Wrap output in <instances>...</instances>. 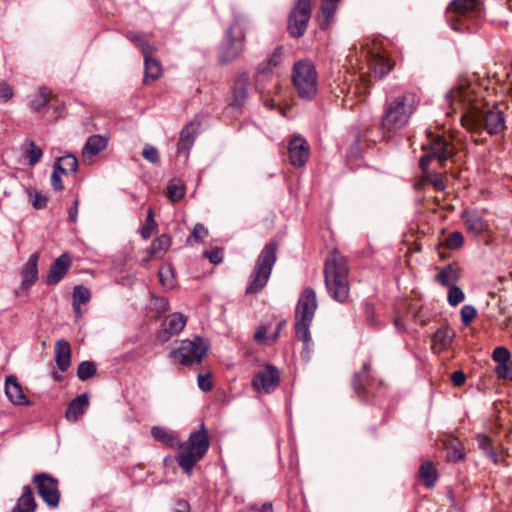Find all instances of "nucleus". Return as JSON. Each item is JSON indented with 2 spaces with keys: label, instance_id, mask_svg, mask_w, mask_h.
Listing matches in <instances>:
<instances>
[{
  "label": "nucleus",
  "instance_id": "f257e3e1",
  "mask_svg": "<svg viewBox=\"0 0 512 512\" xmlns=\"http://www.w3.org/2000/svg\"><path fill=\"white\" fill-rule=\"evenodd\" d=\"M446 102L452 111L463 110L462 125L472 132L485 130L490 136L502 134L506 129L504 112L498 105L480 107L469 87L460 86L446 93Z\"/></svg>",
  "mask_w": 512,
  "mask_h": 512
},
{
  "label": "nucleus",
  "instance_id": "f03ea898",
  "mask_svg": "<svg viewBox=\"0 0 512 512\" xmlns=\"http://www.w3.org/2000/svg\"><path fill=\"white\" fill-rule=\"evenodd\" d=\"M151 434L157 441L171 448L182 450L177 457V463L188 474L204 457L210 446L208 430L204 424H201L198 430L191 432L189 438L184 442H180L175 435L161 426H154L151 429Z\"/></svg>",
  "mask_w": 512,
  "mask_h": 512
},
{
  "label": "nucleus",
  "instance_id": "7ed1b4c3",
  "mask_svg": "<svg viewBox=\"0 0 512 512\" xmlns=\"http://www.w3.org/2000/svg\"><path fill=\"white\" fill-rule=\"evenodd\" d=\"M416 106V96L413 93H405L386 102L380 124L381 133L386 140L392 139L407 125Z\"/></svg>",
  "mask_w": 512,
  "mask_h": 512
},
{
  "label": "nucleus",
  "instance_id": "20e7f679",
  "mask_svg": "<svg viewBox=\"0 0 512 512\" xmlns=\"http://www.w3.org/2000/svg\"><path fill=\"white\" fill-rule=\"evenodd\" d=\"M316 309V292L314 289L307 287L301 292L295 311V336L303 342L301 356L305 360H309L313 350L310 326Z\"/></svg>",
  "mask_w": 512,
  "mask_h": 512
},
{
  "label": "nucleus",
  "instance_id": "39448f33",
  "mask_svg": "<svg viewBox=\"0 0 512 512\" xmlns=\"http://www.w3.org/2000/svg\"><path fill=\"white\" fill-rule=\"evenodd\" d=\"M323 272L329 295L338 302H345L350 290L347 259L337 249H333L325 259Z\"/></svg>",
  "mask_w": 512,
  "mask_h": 512
},
{
  "label": "nucleus",
  "instance_id": "423d86ee",
  "mask_svg": "<svg viewBox=\"0 0 512 512\" xmlns=\"http://www.w3.org/2000/svg\"><path fill=\"white\" fill-rule=\"evenodd\" d=\"M484 17V6L480 0H453L447 12V20L454 31L473 32Z\"/></svg>",
  "mask_w": 512,
  "mask_h": 512
},
{
  "label": "nucleus",
  "instance_id": "0eeeda50",
  "mask_svg": "<svg viewBox=\"0 0 512 512\" xmlns=\"http://www.w3.org/2000/svg\"><path fill=\"white\" fill-rule=\"evenodd\" d=\"M278 248L279 244L275 240L265 244L249 277L246 294H257L266 286L277 261Z\"/></svg>",
  "mask_w": 512,
  "mask_h": 512
},
{
  "label": "nucleus",
  "instance_id": "6e6552de",
  "mask_svg": "<svg viewBox=\"0 0 512 512\" xmlns=\"http://www.w3.org/2000/svg\"><path fill=\"white\" fill-rule=\"evenodd\" d=\"M246 28L245 19L242 16H235L218 49V58L222 64L234 61L244 51Z\"/></svg>",
  "mask_w": 512,
  "mask_h": 512
},
{
  "label": "nucleus",
  "instance_id": "1a4fd4ad",
  "mask_svg": "<svg viewBox=\"0 0 512 512\" xmlns=\"http://www.w3.org/2000/svg\"><path fill=\"white\" fill-rule=\"evenodd\" d=\"M427 138L428 142L422 145L425 154L419 160V166L423 171L427 170L432 159L443 164L455 155V147L448 136L434 135L427 131Z\"/></svg>",
  "mask_w": 512,
  "mask_h": 512
},
{
  "label": "nucleus",
  "instance_id": "9d476101",
  "mask_svg": "<svg viewBox=\"0 0 512 512\" xmlns=\"http://www.w3.org/2000/svg\"><path fill=\"white\" fill-rule=\"evenodd\" d=\"M292 81L299 97L313 99L317 94V72L309 60H300L294 64Z\"/></svg>",
  "mask_w": 512,
  "mask_h": 512
},
{
  "label": "nucleus",
  "instance_id": "9b49d317",
  "mask_svg": "<svg viewBox=\"0 0 512 512\" xmlns=\"http://www.w3.org/2000/svg\"><path fill=\"white\" fill-rule=\"evenodd\" d=\"M208 349L207 342L202 337L195 336L192 340H182L179 347L170 352L169 357L181 365L191 366L200 364Z\"/></svg>",
  "mask_w": 512,
  "mask_h": 512
},
{
  "label": "nucleus",
  "instance_id": "f8f14e48",
  "mask_svg": "<svg viewBox=\"0 0 512 512\" xmlns=\"http://www.w3.org/2000/svg\"><path fill=\"white\" fill-rule=\"evenodd\" d=\"M255 89L259 93L264 105L268 108H273L274 103L271 96L280 93L281 85L279 79L275 77L267 65L258 66L255 75Z\"/></svg>",
  "mask_w": 512,
  "mask_h": 512
},
{
  "label": "nucleus",
  "instance_id": "ddd939ff",
  "mask_svg": "<svg viewBox=\"0 0 512 512\" xmlns=\"http://www.w3.org/2000/svg\"><path fill=\"white\" fill-rule=\"evenodd\" d=\"M371 364L364 362L363 370L356 373L352 378V388L356 396L364 402H373L377 397L382 395V382L378 383L376 391V383L371 379L369 373Z\"/></svg>",
  "mask_w": 512,
  "mask_h": 512
},
{
  "label": "nucleus",
  "instance_id": "4468645a",
  "mask_svg": "<svg viewBox=\"0 0 512 512\" xmlns=\"http://www.w3.org/2000/svg\"><path fill=\"white\" fill-rule=\"evenodd\" d=\"M311 18V0H298L288 17L287 29L291 37H302Z\"/></svg>",
  "mask_w": 512,
  "mask_h": 512
},
{
  "label": "nucleus",
  "instance_id": "2eb2a0df",
  "mask_svg": "<svg viewBox=\"0 0 512 512\" xmlns=\"http://www.w3.org/2000/svg\"><path fill=\"white\" fill-rule=\"evenodd\" d=\"M32 482L47 506L57 508L61 497L58 479L47 473H38L33 476Z\"/></svg>",
  "mask_w": 512,
  "mask_h": 512
},
{
  "label": "nucleus",
  "instance_id": "dca6fc26",
  "mask_svg": "<svg viewBox=\"0 0 512 512\" xmlns=\"http://www.w3.org/2000/svg\"><path fill=\"white\" fill-rule=\"evenodd\" d=\"M280 383V374L278 369L273 365H266L262 370L258 371L253 379V388L260 393L269 394L273 392Z\"/></svg>",
  "mask_w": 512,
  "mask_h": 512
},
{
  "label": "nucleus",
  "instance_id": "f3484780",
  "mask_svg": "<svg viewBox=\"0 0 512 512\" xmlns=\"http://www.w3.org/2000/svg\"><path fill=\"white\" fill-rule=\"evenodd\" d=\"M289 161L294 167H303L309 159L310 148L307 141L298 136L289 141Z\"/></svg>",
  "mask_w": 512,
  "mask_h": 512
},
{
  "label": "nucleus",
  "instance_id": "a211bd4d",
  "mask_svg": "<svg viewBox=\"0 0 512 512\" xmlns=\"http://www.w3.org/2000/svg\"><path fill=\"white\" fill-rule=\"evenodd\" d=\"M187 322V318L181 313H172L168 315L162 323V328L158 332V339L165 342L173 335L183 330Z\"/></svg>",
  "mask_w": 512,
  "mask_h": 512
},
{
  "label": "nucleus",
  "instance_id": "6ab92c4d",
  "mask_svg": "<svg viewBox=\"0 0 512 512\" xmlns=\"http://www.w3.org/2000/svg\"><path fill=\"white\" fill-rule=\"evenodd\" d=\"M5 394L8 400L16 406L30 405V401L24 393L23 387L14 375L7 376L5 379Z\"/></svg>",
  "mask_w": 512,
  "mask_h": 512
},
{
  "label": "nucleus",
  "instance_id": "aec40b11",
  "mask_svg": "<svg viewBox=\"0 0 512 512\" xmlns=\"http://www.w3.org/2000/svg\"><path fill=\"white\" fill-rule=\"evenodd\" d=\"M248 82L249 75L247 72L236 75L231 89V106L241 107L245 103L248 97Z\"/></svg>",
  "mask_w": 512,
  "mask_h": 512
},
{
  "label": "nucleus",
  "instance_id": "412c9836",
  "mask_svg": "<svg viewBox=\"0 0 512 512\" xmlns=\"http://www.w3.org/2000/svg\"><path fill=\"white\" fill-rule=\"evenodd\" d=\"M71 266V258L67 253L60 255L51 265L46 277L48 285L58 284Z\"/></svg>",
  "mask_w": 512,
  "mask_h": 512
},
{
  "label": "nucleus",
  "instance_id": "4be33fe9",
  "mask_svg": "<svg viewBox=\"0 0 512 512\" xmlns=\"http://www.w3.org/2000/svg\"><path fill=\"white\" fill-rule=\"evenodd\" d=\"M199 126V122L192 121L181 130L177 144L178 154H188L198 134Z\"/></svg>",
  "mask_w": 512,
  "mask_h": 512
},
{
  "label": "nucleus",
  "instance_id": "5701e85b",
  "mask_svg": "<svg viewBox=\"0 0 512 512\" xmlns=\"http://www.w3.org/2000/svg\"><path fill=\"white\" fill-rule=\"evenodd\" d=\"M462 220L466 230L474 236L481 235L488 228V223L476 211H465Z\"/></svg>",
  "mask_w": 512,
  "mask_h": 512
},
{
  "label": "nucleus",
  "instance_id": "b1692460",
  "mask_svg": "<svg viewBox=\"0 0 512 512\" xmlns=\"http://www.w3.org/2000/svg\"><path fill=\"white\" fill-rule=\"evenodd\" d=\"M39 253L35 252L30 255L24 268L22 269V288L29 289L38 278V260Z\"/></svg>",
  "mask_w": 512,
  "mask_h": 512
},
{
  "label": "nucleus",
  "instance_id": "393cba45",
  "mask_svg": "<svg viewBox=\"0 0 512 512\" xmlns=\"http://www.w3.org/2000/svg\"><path fill=\"white\" fill-rule=\"evenodd\" d=\"M456 333L449 327H441L432 336V349L440 353L446 350L453 342Z\"/></svg>",
  "mask_w": 512,
  "mask_h": 512
},
{
  "label": "nucleus",
  "instance_id": "a878e982",
  "mask_svg": "<svg viewBox=\"0 0 512 512\" xmlns=\"http://www.w3.org/2000/svg\"><path fill=\"white\" fill-rule=\"evenodd\" d=\"M55 362L57 367L65 372L71 365V346L65 339H59L54 347Z\"/></svg>",
  "mask_w": 512,
  "mask_h": 512
},
{
  "label": "nucleus",
  "instance_id": "bb28decb",
  "mask_svg": "<svg viewBox=\"0 0 512 512\" xmlns=\"http://www.w3.org/2000/svg\"><path fill=\"white\" fill-rule=\"evenodd\" d=\"M367 58L369 62V70L376 78L382 79L390 72L391 63L384 56L378 53L368 52Z\"/></svg>",
  "mask_w": 512,
  "mask_h": 512
},
{
  "label": "nucleus",
  "instance_id": "cd10ccee",
  "mask_svg": "<svg viewBox=\"0 0 512 512\" xmlns=\"http://www.w3.org/2000/svg\"><path fill=\"white\" fill-rule=\"evenodd\" d=\"M108 139L101 135H92L90 136L83 149H82V157L83 161L90 160L93 156L99 154L107 147Z\"/></svg>",
  "mask_w": 512,
  "mask_h": 512
},
{
  "label": "nucleus",
  "instance_id": "c85d7f7f",
  "mask_svg": "<svg viewBox=\"0 0 512 512\" xmlns=\"http://www.w3.org/2000/svg\"><path fill=\"white\" fill-rule=\"evenodd\" d=\"M36 507L37 504L32 488L29 485H25L22 489L21 496L18 498L11 512H35Z\"/></svg>",
  "mask_w": 512,
  "mask_h": 512
},
{
  "label": "nucleus",
  "instance_id": "c756f323",
  "mask_svg": "<svg viewBox=\"0 0 512 512\" xmlns=\"http://www.w3.org/2000/svg\"><path fill=\"white\" fill-rule=\"evenodd\" d=\"M89 405V399L87 394L78 395L73 399L66 410V418L69 421H77L78 418L84 413Z\"/></svg>",
  "mask_w": 512,
  "mask_h": 512
},
{
  "label": "nucleus",
  "instance_id": "7c9ffc66",
  "mask_svg": "<svg viewBox=\"0 0 512 512\" xmlns=\"http://www.w3.org/2000/svg\"><path fill=\"white\" fill-rule=\"evenodd\" d=\"M53 168H56L64 175L73 174L78 169V159L73 154H65L56 159Z\"/></svg>",
  "mask_w": 512,
  "mask_h": 512
},
{
  "label": "nucleus",
  "instance_id": "2f4dec72",
  "mask_svg": "<svg viewBox=\"0 0 512 512\" xmlns=\"http://www.w3.org/2000/svg\"><path fill=\"white\" fill-rule=\"evenodd\" d=\"M51 101V91L47 87H40L38 93L30 96L29 108L32 111L39 112L42 108L48 106Z\"/></svg>",
  "mask_w": 512,
  "mask_h": 512
},
{
  "label": "nucleus",
  "instance_id": "473e14b6",
  "mask_svg": "<svg viewBox=\"0 0 512 512\" xmlns=\"http://www.w3.org/2000/svg\"><path fill=\"white\" fill-rule=\"evenodd\" d=\"M435 279L442 286L450 287L458 282L459 274L452 264H448L437 273Z\"/></svg>",
  "mask_w": 512,
  "mask_h": 512
},
{
  "label": "nucleus",
  "instance_id": "72a5a7b5",
  "mask_svg": "<svg viewBox=\"0 0 512 512\" xmlns=\"http://www.w3.org/2000/svg\"><path fill=\"white\" fill-rule=\"evenodd\" d=\"M171 246V238L167 234H162L153 240L148 253L150 257H158L164 255Z\"/></svg>",
  "mask_w": 512,
  "mask_h": 512
},
{
  "label": "nucleus",
  "instance_id": "f704fd0d",
  "mask_svg": "<svg viewBox=\"0 0 512 512\" xmlns=\"http://www.w3.org/2000/svg\"><path fill=\"white\" fill-rule=\"evenodd\" d=\"M144 83H148L149 80L154 81L159 78L162 74V66L158 59L151 57L144 60Z\"/></svg>",
  "mask_w": 512,
  "mask_h": 512
},
{
  "label": "nucleus",
  "instance_id": "c9c22d12",
  "mask_svg": "<svg viewBox=\"0 0 512 512\" xmlns=\"http://www.w3.org/2000/svg\"><path fill=\"white\" fill-rule=\"evenodd\" d=\"M419 475L426 487L431 488L435 485L437 471L430 461H426L420 466Z\"/></svg>",
  "mask_w": 512,
  "mask_h": 512
},
{
  "label": "nucleus",
  "instance_id": "e433bc0d",
  "mask_svg": "<svg viewBox=\"0 0 512 512\" xmlns=\"http://www.w3.org/2000/svg\"><path fill=\"white\" fill-rule=\"evenodd\" d=\"M24 154L28 157V164L30 166H35L38 164L43 156V151L40 147H38L34 141L27 140L23 144Z\"/></svg>",
  "mask_w": 512,
  "mask_h": 512
},
{
  "label": "nucleus",
  "instance_id": "4c0bfd02",
  "mask_svg": "<svg viewBox=\"0 0 512 512\" xmlns=\"http://www.w3.org/2000/svg\"><path fill=\"white\" fill-rule=\"evenodd\" d=\"M91 298V293L88 288L83 285H76L73 289V308L78 309V304H86Z\"/></svg>",
  "mask_w": 512,
  "mask_h": 512
},
{
  "label": "nucleus",
  "instance_id": "58836bf2",
  "mask_svg": "<svg viewBox=\"0 0 512 512\" xmlns=\"http://www.w3.org/2000/svg\"><path fill=\"white\" fill-rule=\"evenodd\" d=\"M96 365L92 361H83L78 365L77 376L80 380L86 381L96 374Z\"/></svg>",
  "mask_w": 512,
  "mask_h": 512
},
{
  "label": "nucleus",
  "instance_id": "ea45409f",
  "mask_svg": "<svg viewBox=\"0 0 512 512\" xmlns=\"http://www.w3.org/2000/svg\"><path fill=\"white\" fill-rule=\"evenodd\" d=\"M156 230H157V223L154 220V214H153L152 209H149L145 223L141 228V236L144 239H148L156 232Z\"/></svg>",
  "mask_w": 512,
  "mask_h": 512
},
{
  "label": "nucleus",
  "instance_id": "a19ab883",
  "mask_svg": "<svg viewBox=\"0 0 512 512\" xmlns=\"http://www.w3.org/2000/svg\"><path fill=\"white\" fill-rule=\"evenodd\" d=\"M185 194V188L176 180L169 182L167 195L172 202H178Z\"/></svg>",
  "mask_w": 512,
  "mask_h": 512
},
{
  "label": "nucleus",
  "instance_id": "79ce46f5",
  "mask_svg": "<svg viewBox=\"0 0 512 512\" xmlns=\"http://www.w3.org/2000/svg\"><path fill=\"white\" fill-rule=\"evenodd\" d=\"M336 4L337 2L331 1V0H323L321 4V12L322 16L325 20V26L324 23H321L320 26L322 29H325L326 26L329 23V20L334 16L336 11Z\"/></svg>",
  "mask_w": 512,
  "mask_h": 512
},
{
  "label": "nucleus",
  "instance_id": "37998d69",
  "mask_svg": "<svg viewBox=\"0 0 512 512\" xmlns=\"http://www.w3.org/2000/svg\"><path fill=\"white\" fill-rule=\"evenodd\" d=\"M29 200L35 209H43L47 206L48 198L35 189H27Z\"/></svg>",
  "mask_w": 512,
  "mask_h": 512
},
{
  "label": "nucleus",
  "instance_id": "c03bdc74",
  "mask_svg": "<svg viewBox=\"0 0 512 512\" xmlns=\"http://www.w3.org/2000/svg\"><path fill=\"white\" fill-rule=\"evenodd\" d=\"M464 244V236L461 232L454 231L450 233L444 240V246L448 249L455 250Z\"/></svg>",
  "mask_w": 512,
  "mask_h": 512
},
{
  "label": "nucleus",
  "instance_id": "a18cd8bd",
  "mask_svg": "<svg viewBox=\"0 0 512 512\" xmlns=\"http://www.w3.org/2000/svg\"><path fill=\"white\" fill-rule=\"evenodd\" d=\"M284 55V47L283 46H277L272 54L268 57L267 61H264L260 65H267V67H270V70L272 71L273 68L278 67L282 60Z\"/></svg>",
  "mask_w": 512,
  "mask_h": 512
},
{
  "label": "nucleus",
  "instance_id": "49530a36",
  "mask_svg": "<svg viewBox=\"0 0 512 512\" xmlns=\"http://www.w3.org/2000/svg\"><path fill=\"white\" fill-rule=\"evenodd\" d=\"M477 442H478V445L479 447L485 452L487 453L491 458H493L495 461L497 459V453L495 452V450L493 449L492 447V441H491V438L488 437L487 435L485 434H478L477 437Z\"/></svg>",
  "mask_w": 512,
  "mask_h": 512
},
{
  "label": "nucleus",
  "instance_id": "de8ad7c7",
  "mask_svg": "<svg viewBox=\"0 0 512 512\" xmlns=\"http://www.w3.org/2000/svg\"><path fill=\"white\" fill-rule=\"evenodd\" d=\"M465 298V294L462 289L456 285L450 286V290L448 292V303L451 306H457L461 303Z\"/></svg>",
  "mask_w": 512,
  "mask_h": 512
},
{
  "label": "nucleus",
  "instance_id": "09e8293b",
  "mask_svg": "<svg viewBox=\"0 0 512 512\" xmlns=\"http://www.w3.org/2000/svg\"><path fill=\"white\" fill-rule=\"evenodd\" d=\"M496 375L499 379L512 380V360L501 363L495 367Z\"/></svg>",
  "mask_w": 512,
  "mask_h": 512
},
{
  "label": "nucleus",
  "instance_id": "8fccbe9b",
  "mask_svg": "<svg viewBox=\"0 0 512 512\" xmlns=\"http://www.w3.org/2000/svg\"><path fill=\"white\" fill-rule=\"evenodd\" d=\"M142 156L152 164H158L160 162L158 149L150 144L144 146Z\"/></svg>",
  "mask_w": 512,
  "mask_h": 512
},
{
  "label": "nucleus",
  "instance_id": "3c124183",
  "mask_svg": "<svg viewBox=\"0 0 512 512\" xmlns=\"http://www.w3.org/2000/svg\"><path fill=\"white\" fill-rule=\"evenodd\" d=\"M476 314H477V310L474 306L464 305L460 311L462 324L464 326L470 325V323L475 318Z\"/></svg>",
  "mask_w": 512,
  "mask_h": 512
},
{
  "label": "nucleus",
  "instance_id": "603ef678",
  "mask_svg": "<svg viewBox=\"0 0 512 512\" xmlns=\"http://www.w3.org/2000/svg\"><path fill=\"white\" fill-rule=\"evenodd\" d=\"M492 359L497 363V365H500L501 363L510 361L511 355L506 347L500 346L494 349Z\"/></svg>",
  "mask_w": 512,
  "mask_h": 512
},
{
  "label": "nucleus",
  "instance_id": "864d4df0",
  "mask_svg": "<svg viewBox=\"0 0 512 512\" xmlns=\"http://www.w3.org/2000/svg\"><path fill=\"white\" fill-rule=\"evenodd\" d=\"M139 49L142 52L144 60L147 58L153 57L154 53L156 52L157 48L155 45L151 44L148 37L146 36L145 39L138 45Z\"/></svg>",
  "mask_w": 512,
  "mask_h": 512
},
{
  "label": "nucleus",
  "instance_id": "5fc2aeb1",
  "mask_svg": "<svg viewBox=\"0 0 512 512\" xmlns=\"http://www.w3.org/2000/svg\"><path fill=\"white\" fill-rule=\"evenodd\" d=\"M238 512H273V506L270 502L263 503L261 506L258 504L247 505Z\"/></svg>",
  "mask_w": 512,
  "mask_h": 512
},
{
  "label": "nucleus",
  "instance_id": "6e6d98bb",
  "mask_svg": "<svg viewBox=\"0 0 512 512\" xmlns=\"http://www.w3.org/2000/svg\"><path fill=\"white\" fill-rule=\"evenodd\" d=\"M60 171L56 168H53L52 174H51V186L55 191H62L64 189V185L62 182V179L60 177Z\"/></svg>",
  "mask_w": 512,
  "mask_h": 512
},
{
  "label": "nucleus",
  "instance_id": "4d7b16f0",
  "mask_svg": "<svg viewBox=\"0 0 512 512\" xmlns=\"http://www.w3.org/2000/svg\"><path fill=\"white\" fill-rule=\"evenodd\" d=\"M12 87L5 81H0V99L4 102L9 101L13 97Z\"/></svg>",
  "mask_w": 512,
  "mask_h": 512
},
{
  "label": "nucleus",
  "instance_id": "13d9d810",
  "mask_svg": "<svg viewBox=\"0 0 512 512\" xmlns=\"http://www.w3.org/2000/svg\"><path fill=\"white\" fill-rule=\"evenodd\" d=\"M197 380H198V386H199V388L202 391L207 392V391H210L212 389L213 384H212V382L210 380V375H208V374H205V375L199 374Z\"/></svg>",
  "mask_w": 512,
  "mask_h": 512
},
{
  "label": "nucleus",
  "instance_id": "bf43d9fd",
  "mask_svg": "<svg viewBox=\"0 0 512 512\" xmlns=\"http://www.w3.org/2000/svg\"><path fill=\"white\" fill-rule=\"evenodd\" d=\"M208 234V230L207 228L201 224V223H197L193 230H192V237L195 239V241H200L201 239H203L206 235Z\"/></svg>",
  "mask_w": 512,
  "mask_h": 512
},
{
  "label": "nucleus",
  "instance_id": "052dcab7",
  "mask_svg": "<svg viewBox=\"0 0 512 512\" xmlns=\"http://www.w3.org/2000/svg\"><path fill=\"white\" fill-rule=\"evenodd\" d=\"M205 257H207L213 264H219L222 262V253L219 249H213L205 252Z\"/></svg>",
  "mask_w": 512,
  "mask_h": 512
},
{
  "label": "nucleus",
  "instance_id": "680f3d73",
  "mask_svg": "<svg viewBox=\"0 0 512 512\" xmlns=\"http://www.w3.org/2000/svg\"><path fill=\"white\" fill-rule=\"evenodd\" d=\"M466 375L461 370L455 371L451 375V381L454 386L460 387L465 383Z\"/></svg>",
  "mask_w": 512,
  "mask_h": 512
},
{
  "label": "nucleus",
  "instance_id": "e2e57ef3",
  "mask_svg": "<svg viewBox=\"0 0 512 512\" xmlns=\"http://www.w3.org/2000/svg\"><path fill=\"white\" fill-rule=\"evenodd\" d=\"M147 35L139 32L130 31L126 34L128 40L134 43L137 47L145 39Z\"/></svg>",
  "mask_w": 512,
  "mask_h": 512
},
{
  "label": "nucleus",
  "instance_id": "0e129e2a",
  "mask_svg": "<svg viewBox=\"0 0 512 512\" xmlns=\"http://www.w3.org/2000/svg\"><path fill=\"white\" fill-rule=\"evenodd\" d=\"M172 512H190V505L186 500H178Z\"/></svg>",
  "mask_w": 512,
  "mask_h": 512
},
{
  "label": "nucleus",
  "instance_id": "69168bd1",
  "mask_svg": "<svg viewBox=\"0 0 512 512\" xmlns=\"http://www.w3.org/2000/svg\"><path fill=\"white\" fill-rule=\"evenodd\" d=\"M78 204L79 201L76 199L73 203V205L70 207L68 211V218L71 222H76L78 217Z\"/></svg>",
  "mask_w": 512,
  "mask_h": 512
},
{
  "label": "nucleus",
  "instance_id": "338daca9",
  "mask_svg": "<svg viewBox=\"0 0 512 512\" xmlns=\"http://www.w3.org/2000/svg\"><path fill=\"white\" fill-rule=\"evenodd\" d=\"M430 182L438 191H443L446 187L443 179L437 174L430 179Z\"/></svg>",
  "mask_w": 512,
  "mask_h": 512
},
{
  "label": "nucleus",
  "instance_id": "774afa93",
  "mask_svg": "<svg viewBox=\"0 0 512 512\" xmlns=\"http://www.w3.org/2000/svg\"><path fill=\"white\" fill-rule=\"evenodd\" d=\"M158 274H159V279H160V282L162 283V285H164L166 287L173 286L172 276L165 275V273L162 270H160Z\"/></svg>",
  "mask_w": 512,
  "mask_h": 512
}]
</instances>
